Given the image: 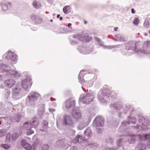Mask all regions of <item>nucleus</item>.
I'll return each mask as SVG.
<instances>
[{"mask_svg": "<svg viewBox=\"0 0 150 150\" xmlns=\"http://www.w3.org/2000/svg\"><path fill=\"white\" fill-rule=\"evenodd\" d=\"M1 87L2 88H3V87H1Z\"/></svg>", "mask_w": 150, "mask_h": 150, "instance_id": "nucleus-53", "label": "nucleus"}, {"mask_svg": "<svg viewBox=\"0 0 150 150\" xmlns=\"http://www.w3.org/2000/svg\"><path fill=\"white\" fill-rule=\"evenodd\" d=\"M136 121V119L135 117H133L130 119L129 120L130 122L133 123L135 124Z\"/></svg>", "mask_w": 150, "mask_h": 150, "instance_id": "nucleus-35", "label": "nucleus"}, {"mask_svg": "<svg viewBox=\"0 0 150 150\" xmlns=\"http://www.w3.org/2000/svg\"><path fill=\"white\" fill-rule=\"evenodd\" d=\"M84 134H85V137H88V138H89L91 135V131L89 129H86L84 132Z\"/></svg>", "mask_w": 150, "mask_h": 150, "instance_id": "nucleus-19", "label": "nucleus"}, {"mask_svg": "<svg viewBox=\"0 0 150 150\" xmlns=\"http://www.w3.org/2000/svg\"><path fill=\"white\" fill-rule=\"evenodd\" d=\"M143 137L145 139H149V142L147 144V146L149 148H150V134H147L144 135H143Z\"/></svg>", "mask_w": 150, "mask_h": 150, "instance_id": "nucleus-26", "label": "nucleus"}, {"mask_svg": "<svg viewBox=\"0 0 150 150\" xmlns=\"http://www.w3.org/2000/svg\"><path fill=\"white\" fill-rule=\"evenodd\" d=\"M1 121H0V125H1Z\"/></svg>", "mask_w": 150, "mask_h": 150, "instance_id": "nucleus-49", "label": "nucleus"}, {"mask_svg": "<svg viewBox=\"0 0 150 150\" xmlns=\"http://www.w3.org/2000/svg\"><path fill=\"white\" fill-rule=\"evenodd\" d=\"M134 46L133 45H130V47L131 48V49H133L135 50L136 49H134Z\"/></svg>", "mask_w": 150, "mask_h": 150, "instance_id": "nucleus-40", "label": "nucleus"}, {"mask_svg": "<svg viewBox=\"0 0 150 150\" xmlns=\"http://www.w3.org/2000/svg\"><path fill=\"white\" fill-rule=\"evenodd\" d=\"M63 123L66 126H72L73 124V122L70 116L67 115H65L64 116Z\"/></svg>", "mask_w": 150, "mask_h": 150, "instance_id": "nucleus-5", "label": "nucleus"}, {"mask_svg": "<svg viewBox=\"0 0 150 150\" xmlns=\"http://www.w3.org/2000/svg\"><path fill=\"white\" fill-rule=\"evenodd\" d=\"M12 135L10 133H8L7 134L6 137V141L9 142L11 140L15 141L16 140V137H12Z\"/></svg>", "mask_w": 150, "mask_h": 150, "instance_id": "nucleus-13", "label": "nucleus"}, {"mask_svg": "<svg viewBox=\"0 0 150 150\" xmlns=\"http://www.w3.org/2000/svg\"><path fill=\"white\" fill-rule=\"evenodd\" d=\"M139 19L138 18H136L134 19L133 21V23L135 25H137L139 23Z\"/></svg>", "mask_w": 150, "mask_h": 150, "instance_id": "nucleus-29", "label": "nucleus"}, {"mask_svg": "<svg viewBox=\"0 0 150 150\" xmlns=\"http://www.w3.org/2000/svg\"><path fill=\"white\" fill-rule=\"evenodd\" d=\"M19 135L18 134L16 133H14L11 136L12 137H16V139L18 137Z\"/></svg>", "mask_w": 150, "mask_h": 150, "instance_id": "nucleus-38", "label": "nucleus"}, {"mask_svg": "<svg viewBox=\"0 0 150 150\" xmlns=\"http://www.w3.org/2000/svg\"><path fill=\"white\" fill-rule=\"evenodd\" d=\"M8 67L4 64L0 65V72H4L7 71V69Z\"/></svg>", "mask_w": 150, "mask_h": 150, "instance_id": "nucleus-17", "label": "nucleus"}, {"mask_svg": "<svg viewBox=\"0 0 150 150\" xmlns=\"http://www.w3.org/2000/svg\"><path fill=\"white\" fill-rule=\"evenodd\" d=\"M139 120L140 122L144 121V122L142 123V124L145 126H147L149 124V122L147 120H145V119L143 118L142 117H139Z\"/></svg>", "mask_w": 150, "mask_h": 150, "instance_id": "nucleus-15", "label": "nucleus"}, {"mask_svg": "<svg viewBox=\"0 0 150 150\" xmlns=\"http://www.w3.org/2000/svg\"><path fill=\"white\" fill-rule=\"evenodd\" d=\"M149 33L150 34V30H149Z\"/></svg>", "mask_w": 150, "mask_h": 150, "instance_id": "nucleus-50", "label": "nucleus"}, {"mask_svg": "<svg viewBox=\"0 0 150 150\" xmlns=\"http://www.w3.org/2000/svg\"><path fill=\"white\" fill-rule=\"evenodd\" d=\"M40 96L39 94L35 93H32L30 96L31 98L34 100L37 99Z\"/></svg>", "mask_w": 150, "mask_h": 150, "instance_id": "nucleus-21", "label": "nucleus"}, {"mask_svg": "<svg viewBox=\"0 0 150 150\" xmlns=\"http://www.w3.org/2000/svg\"><path fill=\"white\" fill-rule=\"evenodd\" d=\"M23 127L26 129L31 128L32 127L31 122H25L23 125Z\"/></svg>", "mask_w": 150, "mask_h": 150, "instance_id": "nucleus-22", "label": "nucleus"}, {"mask_svg": "<svg viewBox=\"0 0 150 150\" xmlns=\"http://www.w3.org/2000/svg\"><path fill=\"white\" fill-rule=\"evenodd\" d=\"M63 11L65 14H67L69 13L70 11L69 6H66L63 8Z\"/></svg>", "mask_w": 150, "mask_h": 150, "instance_id": "nucleus-24", "label": "nucleus"}, {"mask_svg": "<svg viewBox=\"0 0 150 150\" xmlns=\"http://www.w3.org/2000/svg\"><path fill=\"white\" fill-rule=\"evenodd\" d=\"M95 38L96 40H97L98 41L100 42V39L99 38L96 37Z\"/></svg>", "mask_w": 150, "mask_h": 150, "instance_id": "nucleus-42", "label": "nucleus"}, {"mask_svg": "<svg viewBox=\"0 0 150 150\" xmlns=\"http://www.w3.org/2000/svg\"><path fill=\"white\" fill-rule=\"evenodd\" d=\"M134 140H135V138L133 139V140L134 141Z\"/></svg>", "mask_w": 150, "mask_h": 150, "instance_id": "nucleus-52", "label": "nucleus"}, {"mask_svg": "<svg viewBox=\"0 0 150 150\" xmlns=\"http://www.w3.org/2000/svg\"><path fill=\"white\" fill-rule=\"evenodd\" d=\"M6 134V132L3 129H0V137H2Z\"/></svg>", "mask_w": 150, "mask_h": 150, "instance_id": "nucleus-30", "label": "nucleus"}, {"mask_svg": "<svg viewBox=\"0 0 150 150\" xmlns=\"http://www.w3.org/2000/svg\"><path fill=\"white\" fill-rule=\"evenodd\" d=\"M135 11L134 10V8H132L131 9V12L132 13L134 14L135 13Z\"/></svg>", "mask_w": 150, "mask_h": 150, "instance_id": "nucleus-39", "label": "nucleus"}, {"mask_svg": "<svg viewBox=\"0 0 150 150\" xmlns=\"http://www.w3.org/2000/svg\"><path fill=\"white\" fill-rule=\"evenodd\" d=\"M60 16V14H58L57 16V18H59Z\"/></svg>", "mask_w": 150, "mask_h": 150, "instance_id": "nucleus-45", "label": "nucleus"}, {"mask_svg": "<svg viewBox=\"0 0 150 150\" xmlns=\"http://www.w3.org/2000/svg\"><path fill=\"white\" fill-rule=\"evenodd\" d=\"M73 117L76 121L81 119V115L80 112L79 111H73L72 112Z\"/></svg>", "mask_w": 150, "mask_h": 150, "instance_id": "nucleus-10", "label": "nucleus"}, {"mask_svg": "<svg viewBox=\"0 0 150 150\" xmlns=\"http://www.w3.org/2000/svg\"><path fill=\"white\" fill-rule=\"evenodd\" d=\"M78 141V139L77 140V142Z\"/></svg>", "mask_w": 150, "mask_h": 150, "instance_id": "nucleus-55", "label": "nucleus"}, {"mask_svg": "<svg viewBox=\"0 0 150 150\" xmlns=\"http://www.w3.org/2000/svg\"><path fill=\"white\" fill-rule=\"evenodd\" d=\"M4 83L6 87L10 89L15 84L16 81L12 79H8L4 81Z\"/></svg>", "mask_w": 150, "mask_h": 150, "instance_id": "nucleus-3", "label": "nucleus"}, {"mask_svg": "<svg viewBox=\"0 0 150 150\" xmlns=\"http://www.w3.org/2000/svg\"><path fill=\"white\" fill-rule=\"evenodd\" d=\"M13 93L15 95L20 94L21 92V88L20 85L17 84L12 89Z\"/></svg>", "mask_w": 150, "mask_h": 150, "instance_id": "nucleus-11", "label": "nucleus"}, {"mask_svg": "<svg viewBox=\"0 0 150 150\" xmlns=\"http://www.w3.org/2000/svg\"><path fill=\"white\" fill-rule=\"evenodd\" d=\"M98 99L100 101L103 102L104 100V98L103 97H102V96L100 95L98 96Z\"/></svg>", "mask_w": 150, "mask_h": 150, "instance_id": "nucleus-37", "label": "nucleus"}, {"mask_svg": "<svg viewBox=\"0 0 150 150\" xmlns=\"http://www.w3.org/2000/svg\"><path fill=\"white\" fill-rule=\"evenodd\" d=\"M33 4L35 8H38V7L37 3L36 1H34L33 2Z\"/></svg>", "mask_w": 150, "mask_h": 150, "instance_id": "nucleus-36", "label": "nucleus"}, {"mask_svg": "<svg viewBox=\"0 0 150 150\" xmlns=\"http://www.w3.org/2000/svg\"><path fill=\"white\" fill-rule=\"evenodd\" d=\"M150 25V18H147L144 21V26L146 28H147Z\"/></svg>", "mask_w": 150, "mask_h": 150, "instance_id": "nucleus-20", "label": "nucleus"}, {"mask_svg": "<svg viewBox=\"0 0 150 150\" xmlns=\"http://www.w3.org/2000/svg\"><path fill=\"white\" fill-rule=\"evenodd\" d=\"M1 146L6 149H8L10 147L9 146L6 144H1Z\"/></svg>", "mask_w": 150, "mask_h": 150, "instance_id": "nucleus-33", "label": "nucleus"}, {"mask_svg": "<svg viewBox=\"0 0 150 150\" xmlns=\"http://www.w3.org/2000/svg\"><path fill=\"white\" fill-rule=\"evenodd\" d=\"M21 145L25 149L28 150H35V149L34 145L32 146L31 145L28 143L25 139L21 141Z\"/></svg>", "mask_w": 150, "mask_h": 150, "instance_id": "nucleus-7", "label": "nucleus"}, {"mask_svg": "<svg viewBox=\"0 0 150 150\" xmlns=\"http://www.w3.org/2000/svg\"><path fill=\"white\" fill-rule=\"evenodd\" d=\"M101 95L103 97H109L111 94V91L108 89L105 88H104L101 90Z\"/></svg>", "mask_w": 150, "mask_h": 150, "instance_id": "nucleus-9", "label": "nucleus"}, {"mask_svg": "<svg viewBox=\"0 0 150 150\" xmlns=\"http://www.w3.org/2000/svg\"><path fill=\"white\" fill-rule=\"evenodd\" d=\"M73 37L77 39L85 42H88L91 39V37H89L87 34L85 35H76L73 36Z\"/></svg>", "mask_w": 150, "mask_h": 150, "instance_id": "nucleus-1", "label": "nucleus"}, {"mask_svg": "<svg viewBox=\"0 0 150 150\" xmlns=\"http://www.w3.org/2000/svg\"><path fill=\"white\" fill-rule=\"evenodd\" d=\"M32 84V79L29 78L24 79L22 81V87L26 90L29 88Z\"/></svg>", "mask_w": 150, "mask_h": 150, "instance_id": "nucleus-2", "label": "nucleus"}, {"mask_svg": "<svg viewBox=\"0 0 150 150\" xmlns=\"http://www.w3.org/2000/svg\"><path fill=\"white\" fill-rule=\"evenodd\" d=\"M84 23L85 24H87V21H86L85 20H84Z\"/></svg>", "mask_w": 150, "mask_h": 150, "instance_id": "nucleus-46", "label": "nucleus"}, {"mask_svg": "<svg viewBox=\"0 0 150 150\" xmlns=\"http://www.w3.org/2000/svg\"><path fill=\"white\" fill-rule=\"evenodd\" d=\"M137 148L139 150H144L145 149L146 145L144 144H139Z\"/></svg>", "mask_w": 150, "mask_h": 150, "instance_id": "nucleus-25", "label": "nucleus"}, {"mask_svg": "<svg viewBox=\"0 0 150 150\" xmlns=\"http://www.w3.org/2000/svg\"><path fill=\"white\" fill-rule=\"evenodd\" d=\"M71 24L70 23H69L68 24V26L69 27H70V26H71Z\"/></svg>", "mask_w": 150, "mask_h": 150, "instance_id": "nucleus-44", "label": "nucleus"}, {"mask_svg": "<svg viewBox=\"0 0 150 150\" xmlns=\"http://www.w3.org/2000/svg\"><path fill=\"white\" fill-rule=\"evenodd\" d=\"M17 56L14 53L11 51H8L6 54V58L12 62H15L17 59Z\"/></svg>", "mask_w": 150, "mask_h": 150, "instance_id": "nucleus-6", "label": "nucleus"}, {"mask_svg": "<svg viewBox=\"0 0 150 150\" xmlns=\"http://www.w3.org/2000/svg\"><path fill=\"white\" fill-rule=\"evenodd\" d=\"M11 91L10 90L6 89V91L5 93V95L8 97L9 96L11 93Z\"/></svg>", "mask_w": 150, "mask_h": 150, "instance_id": "nucleus-31", "label": "nucleus"}, {"mask_svg": "<svg viewBox=\"0 0 150 150\" xmlns=\"http://www.w3.org/2000/svg\"><path fill=\"white\" fill-rule=\"evenodd\" d=\"M96 120L99 123L98 126H103L104 124V119L102 117L98 116L96 118Z\"/></svg>", "mask_w": 150, "mask_h": 150, "instance_id": "nucleus-12", "label": "nucleus"}, {"mask_svg": "<svg viewBox=\"0 0 150 150\" xmlns=\"http://www.w3.org/2000/svg\"><path fill=\"white\" fill-rule=\"evenodd\" d=\"M134 137H135V135L133 136Z\"/></svg>", "mask_w": 150, "mask_h": 150, "instance_id": "nucleus-54", "label": "nucleus"}, {"mask_svg": "<svg viewBox=\"0 0 150 150\" xmlns=\"http://www.w3.org/2000/svg\"><path fill=\"white\" fill-rule=\"evenodd\" d=\"M93 99V96L90 94L88 93L80 99L81 101L86 104L89 103Z\"/></svg>", "mask_w": 150, "mask_h": 150, "instance_id": "nucleus-4", "label": "nucleus"}, {"mask_svg": "<svg viewBox=\"0 0 150 150\" xmlns=\"http://www.w3.org/2000/svg\"><path fill=\"white\" fill-rule=\"evenodd\" d=\"M21 114H18L15 117L14 120L17 122H19L21 118Z\"/></svg>", "mask_w": 150, "mask_h": 150, "instance_id": "nucleus-27", "label": "nucleus"}, {"mask_svg": "<svg viewBox=\"0 0 150 150\" xmlns=\"http://www.w3.org/2000/svg\"><path fill=\"white\" fill-rule=\"evenodd\" d=\"M81 137V136L79 135H78L75 138V139H79V138Z\"/></svg>", "mask_w": 150, "mask_h": 150, "instance_id": "nucleus-41", "label": "nucleus"}, {"mask_svg": "<svg viewBox=\"0 0 150 150\" xmlns=\"http://www.w3.org/2000/svg\"><path fill=\"white\" fill-rule=\"evenodd\" d=\"M10 72V73H11V75H13L15 76H16L18 73L17 71L15 70L11 71Z\"/></svg>", "mask_w": 150, "mask_h": 150, "instance_id": "nucleus-34", "label": "nucleus"}, {"mask_svg": "<svg viewBox=\"0 0 150 150\" xmlns=\"http://www.w3.org/2000/svg\"><path fill=\"white\" fill-rule=\"evenodd\" d=\"M39 124V122L37 119H34L31 122L32 127H35L38 125Z\"/></svg>", "mask_w": 150, "mask_h": 150, "instance_id": "nucleus-23", "label": "nucleus"}, {"mask_svg": "<svg viewBox=\"0 0 150 150\" xmlns=\"http://www.w3.org/2000/svg\"><path fill=\"white\" fill-rule=\"evenodd\" d=\"M49 146L48 145L45 144L42 147V150H48Z\"/></svg>", "mask_w": 150, "mask_h": 150, "instance_id": "nucleus-32", "label": "nucleus"}, {"mask_svg": "<svg viewBox=\"0 0 150 150\" xmlns=\"http://www.w3.org/2000/svg\"><path fill=\"white\" fill-rule=\"evenodd\" d=\"M112 105L115 108L117 109H120L122 107L121 104L119 102L116 103Z\"/></svg>", "mask_w": 150, "mask_h": 150, "instance_id": "nucleus-18", "label": "nucleus"}, {"mask_svg": "<svg viewBox=\"0 0 150 150\" xmlns=\"http://www.w3.org/2000/svg\"><path fill=\"white\" fill-rule=\"evenodd\" d=\"M62 18H62V17H61L59 19H60V21H61V20H62Z\"/></svg>", "mask_w": 150, "mask_h": 150, "instance_id": "nucleus-47", "label": "nucleus"}, {"mask_svg": "<svg viewBox=\"0 0 150 150\" xmlns=\"http://www.w3.org/2000/svg\"><path fill=\"white\" fill-rule=\"evenodd\" d=\"M75 105V101L72 99H70L66 101L65 107L67 109L73 107Z\"/></svg>", "mask_w": 150, "mask_h": 150, "instance_id": "nucleus-8", "label": "nucleus"}, {"mask_svg": "<svg viewBox=\"0 0 150 150\" xmlns=\"http://www.w3.org/2000/svg\"><path fill=\"white\" fill-rule=\"evenodd\" d=\"M31 128H29V129H27V131L26 133V135H30L34 133V131L32 130Z\"/></svg>", "mask_w": 150, "mask_h": 150, "instance_id": "nucleus-28", "label": "nucleus"}, {"mask_svg": "<svg viewBox=\"0 0 150 150\" xmlns=\"http://www.w3.org/2000/svg\"><path fill=\"white\" fill-rule=\"evenodd\" d=\"M32 18L33 19H34L35 22L37 23H41L42 21L41 18L40 17L38 16H34L32 17Z\"/></svg>", "mask_w": 150, "mask_h": 150, "instance_id": "nucleus-16", "label": "nucleus"}, {"mask_svg": "<svg viewBox=\"0 0 150 150\" xmlns=\"http://www.w3.org/2000/svg\"><path fill=\"white\" fill-rule=\"evenodd\" d=\"M136 43H135L133 42H130L126 44L125 46V49L127 50H129L131 49L130 47V45H133L134 46V49H136L137 47L136 46Z\"/></svg>", "mask_w": 150, "mask_h": 150, "instance_id": "nucleus-14", "label": "nucleus"}, {"mask_svg": "<svg viewBox=\"0 0 150 150\" xmlns=\"http://www.w3.org/2000/svg\"><path fill=\"white\" fill-rule=\"evenodd\" d=\"M53 21V20H50V21L52 22Z\"/></svg>", "mask_w": 150, "mask_h": 150, "instance_id": "nucleus-51", "label": "nucleus"}, {"mask_svg": "<svg viewBox=\"0 0 150 150\" xmlns=\"http://www.w3.org/2000/svg\"><path fill=\"white\" fill-rule=\"evenodd\" d=\"M147 34L146 33H144V35L145 36L147 35Z\"/></svg>", "mask_w": 150, "mask_h": 150, "instance_id": "nucleus-48", "label": "nucleus"}, {"mask_svg": "<svg viewBox=\"0 0 150 150\" xmlns=\"http://www.w3.org/2000/svg\"><path fill=\"white\" fill-rule=\"evenodd\" d=\"M118 28L117 27H115L114 28V30L115 31H116L118 29Z\"/></svg>", "mask_w": 150, "mask_h": 150, "instance_id": "nucleus-43", "label": "nucleus"}]
</instances>
